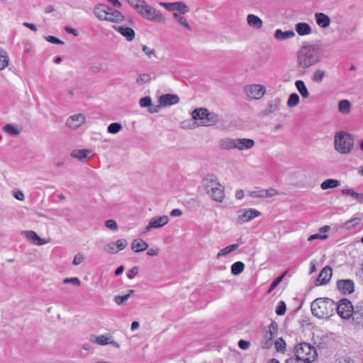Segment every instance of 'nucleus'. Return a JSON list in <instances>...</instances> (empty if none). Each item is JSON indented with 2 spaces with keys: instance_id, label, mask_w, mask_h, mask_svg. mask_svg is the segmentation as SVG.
Listing matches in <instances>:
<instances>
[{
  "instance_id": "f257e3e1",
  "label": "nucleus",
  "mask_w": 363,
  "mask_h": 363,
  "mask_svg": "<svg viewBox=\"0 0 363 363\" xmlns=\"http://www.w3.org/2000/svg\"><path fill=\"white\" fill-rule=\"evenodd\" d=\"M323 56L322 50L317 45L303 46L298 51L297 62L300 67L307 69L318 63Z\"/></svg>"
},
{
  "instance_id": "f03ea898",
  "label": "nucleus",
  "mask_w": 363,
  "mask_h": 363,
  "mask_svg": "<svg viewBox=\"0 0 363 363\" xmlns=\"http://www.w3.org/2000/svg\"><path fill=\"white\" fill-rule=\"evenodd\" d=\"M200 188L215 201L222 203L225 199V188L213 174H207L203 178Z\"/></svg>"
},
{
  "instance_id": "7ed1b4c3",
  "label": "nucleus",
  "mask_w": 363,
  "mask_h": 363,
  "mask_svg": "<svg viewBox=\"0 0 363 363\" xmlns=\"http://www.w3.org/2000/svg\"><path fill=\"white\" fill-rule=\"evenodd\" d=\"M336 303L328 298H318L311 304V312L318 318H329L334 313Z\"/></svg>"
},
{
  "instance_id": "20e7f679",
  "label": "nucleus",
  "mask_w": 363,
  "mask_h": 363,
  "mask_svg": "<svg viewBox=\"0 0 363 363\" xmlns=\"http://www.w3.org/2000/svg\"><path fill=\"white\" fill-rule=\"evenodd\" d=\"M352 135L345 131H338L334 136V149L342 155L349 154L354 147Z\"/></svg>"
},
{
  "instance_id": "39448f33",
  "label": "nucleus",
  "mask_w": 363,
  "mask_h": 363,
  "mask_svg": "<svg viewBox=\"0 0 363 363\" xmlns=\"http://www.w3.org/2000/svg\"><path fill=\"white\" fill-rule=\"evenodd\" d=\"M294 357L303 362H313L318 357L316 349L309 343L303 342L297 344L294 348Z\"/></svg>"
},
{
  "instance_id": "423d86ee",
  "label": "nucleus",
  "mask_w": 363,
  "mask_h": 363,
  "mask_svg": "<svg viewBox=\"0 0 363 363\" xmlns=\"http://www.w3.org/2000/svg\"><path fill=\"white\" fill-rule=\"evenodd\" d=\"M354 307L352 303L346 299L343 298L340 300L338 304L336 303L335 309L337 314L343 319H348L352 315Z\"/></svg>"
},
{
  "instance_id": "0eeeda50",
  "label": "nucleus",
  "mask_w": 363,
  "mask_h": 363,
  "mask_svg": "<svg viewBox=\"0 0 363 363\" xmlns=\"http://www.w3.org/2000/svg\"><path fill=\"white\" fill-rule=\"evenodd\" d=\"M141 16L145 19L154 22H164L165 21L162 13L149 4H147L144 12L141 13Z\"/></svg>"
},
{
  "instance_id": "6e6552de",
  "label": "nucleus",
  "mask_w": 363,
  "mask_h": 363,
  "mask_svg": "<svg viewBox=\"0 0 363 363\" xmlns=\"http://www.w3.org/2000/svg\"><path fill=\"white\" fill-rule=\"evenodd\" d=\"M266 91L265 87L259 84H252L245 86L246 95L252 99H261Z\"/></svg>"
},
{
  "instance_id": "1a4fd4ad",
  "label": "nucleus",
  "mask_w": 363,
  "mask_h": 363,
  "mask_svg": "<svg viewBox=\"0 0 363 363\" xmlns=\"http://www.w3.org/2000/svg\"><path fill=\"white\" fill-rule=\"evenodd\" d=\"M260 214L259 211L254 208L240 210L238 211V223L242 224L249 222Z\"/></svg>"
},
{
  "instance_id": "9d476101",
  "label": "nucleus",
  "mask_w": 363,
  "mask_h": 363,
  "mask_svg": "<svg viewBox=\"0 0 363 363\" xmlns=\"http://www.w3.org/2000/svg\"><path fill=\"white\" fill-rule=\"evenodd\" d=\"M160 4L167 11H177L181 14H185L189 11V7L182 1H176L173 3L161 2Z\"/></svg>"
},
{
  "instance_id": "9b49d317",
  "label": "nucleus",
  "mask_w": 363,
  "mask_h": 363,
  "mask_svg": "<svg viewBox=\"0 0 363 363\" xmlns=\"http://www.w3.org/2000/svg\"><path fill=\"white\" fill-rule=\"evenodd\" d=\"M337 287L344 295L351 294L354 291V283L352 279H341L337 281Z\"/></svg>"
},
{
  "instance_id": "f8f14e48",
  "label": "nucleus",
  "mask_w": 363,
  "mask_h": 363,
  "mask_svg": "<svg viewBox=\"0 0 363 363\" xmlns=\"http://www.w3.org/2000/svg\"><path fill=\"white\" fill-rule=\"evenodd\" d=\"M333 274L332 268L330 266H325L320 272L315 281V286L327 284L331 279Z\"/></svg>"
},
{
  "instance_id": "ddd939ff",
  "label": "nucleus",
  "mask_w": 363,
  "mask_h": 363,
  "mask_svg": "<svg viewBox=\"0 0 363 363\" xmlns=\"http://www.w3.org/2000/svg\"><path fill=\"white\" fill-rule=\"evenodd\" d=\"M86 117L82 113L74 114L69 116L67 121L66 125L70 128L77 129L85 123Z\"/></svg>"
},
{
  "instance_id": "4468645a",
  "label": "nucleus",
  "mask_w": 363,
  "mask_h": 363,
  "mask_svg": "<svg viewBox=\"0 0 363 363\" xmlns=\"http://www.w3.org/2000/svg\"><path fill=\"white\" fill-rule=\"evenodd\" d=\"M159 101L162 107H166L178 104L179 97L177 94H165L160 96Z\"/></svg>"
},
{
  "instance_id": "2eb2a0df",
  "label": "nucleus",
  "mask_w": 363,
  "mask_h": 363,
  "mask_svg": "<svg viewBox=\"0 0 363 363\" xmlns=\"http://www.w3.org/2000/svg\"><path fill=\"white\" fill-rule=\"evenodd\" d=\"M113 28L122 35L128 41H132L135 36L134 30L124 26H113Z\"/></svg>"
},
{
  "instance_id": "dca6fc26",
  "label": "nucleus",
  "mask_w": 363,
  "mask_h": 363,
  "mask_svg": "<svg viewBox=\"0 0 363 363\" xmlns=\"http://www.w3.org/2000/svg\"><path fill=\"white\" fill-rule=\"evenodd\" d=\"M255 145L252 139L235 138V149L238 150H247L252 149Z\"/></svg>"
},
{
  "instance_id": "f3484780",
  "label": "nucleus",
  "mask_w": 363,
  "mask_h": 363,
  "mask_svg": "<svg viewBox=\"0 0 363 363\" xmlns=\"http://www.w3.org/2000/svg\"><path fill=\"white\" fill-rule=\"evenodd\" d=\"M281 104V99L279 97L271 99L266 108L263 111V115L268 116L279 110Z\"/></svg>"
},
{
  "instance_id": "a211bd4d",
  "label": "nucleus",
  "mask_w": 363,
  "mask_h": 363,
  "mask_svg": "<svg viewBox=\"0 0 363 363\" xmlns=\"http://www.w3.org/2000/svg\"><path fill=\"white\" fill-rule=\"evenodd\" d=\"M26 238L32 243L37 245H43L48 243L49 241L40 238L38 234L33 230H27L23 233Z\"/></svg>"
},
{
  "instance_id": "6ab92c4d",
  "label": "nucleus",
  "mask_w": 363,
  "mask_h": 363,
  "mask_svg": "<svg viewBox=\"0 0 363 363\" xmlns=\"http://www.w3.org/2000/svg\"><path fill=\"white\" fill-rule=\"evenodd\" d=\"M219 147L223 150H232L235 149V138H225L218 142Z\"/></svg>"
},
{
  "instance_id": "aec40b11",
  "label": "nucleus",
  "mask_w": 363,
  "mask_h": 363,
  "mask_svg": "<svg viewBox=\"0 0 363 363\" xmlns=\"http://www.w3.org/2000/svg\"><path fill=\"white\" fill-rule=\"evenodd\" d=\"M247 22L250 27L256 29H259L263 26L262 20L255 14H248L247 16Z\"/></svg>"
},
{
  "instance_id": "412c9836",
  "label": "nucleus",
  "mask_w": 363,
  "mask_h": 363,
  "mask_svg": "<svg viewBox=\"0 0 363 363\" xmlns=\"http://www.w3.org/2000/svg\"><path fill=\"white\" fill-rule=\"evenodd\" d=\"M315 18L317 24L321 28H327L330 26V19L328 16L323 13H316Z\"/></svg>"
},
{
  "instance_id": "4be33fe9",
  "label": "nucleus",
  "mask_w": 363,
  "mask_h": 363,
  "mask_svg": "<svg viewBox=\"0 0 363 363\" xmlns=\"http://www.w3.org/2000/svg\"><path fill=\"white\" fill-rule=\"evenodd\" d=\"M351 317L358 325L363 326V306L354 308Z\"/></svg>"
},
{
  "instance_id": "5701e85b",
  "label": "nucleus",
  "mask_w": 363,
  "mask_h": 363,
  "mask_svg": "<svg viewBox=\"0 0 363 363\" xmlns=\"http://www.w3.org/2000/svg\"><path fill=\"white\" fill-rule=\"evenodd\" d=\"M218 121L219 117L218 114L208 111L207 116L205 118L204 121L201 122V125L203 126H212L216 124Z\"/></svg>"
},
{
  "instance_id": "b1692460",
  "label": "nucleus",
  "mask_w": 363,
  "mask_h": 363,
  "mask_svg": "<svg viewBox=\"0 0 363 363\" xmlns=\"http://www.w3.org/2000/svg\"><path fill=\"white\" fill-rule=\"evenodd\" d=\"M150 222L154 228H161L164 226L169 222V217L167 216H155Z\"/></svg>"
},
{
  "instance_id": "393cba45",
  "label": "nucleus",
  "mask_w": 363,
  "mask_h": 363,
  "mask_svg": "<svg viewBox=\"0 0 363 363\" xmlns=\"http://www.w3.org/2000/svg\"><path fill=\"white\" fill-rule=\"evenodd\" d=\"M132 250L135 252L145 251L148 248V244L141 239H135L131 245Z\"/></svg>"
},
{
  "instance_id": "a878e982",
  "label": "nucleus",
  "mask_w": 363,
  "mask_h": 363,
  "mask_svg": "<svg viewBox=\"0 0 363 363\" xmlns=\"http://www.w3.org/2000/svg\"><path fill=\"white\" fill-rule=\"evenodd\" d=\"M208 111H209L206 108H196L191 113L192 118L195 121L201 120L202 122L207 116Z\"/></svg>"
},
{
  "instance_id": "bb28decb",
  "label": "nucleus",
  "mask_w": 363,
  "mask_h": 363,
  "mask_svg": "<svg viewBox=\"0 0 363 363\" xmlns=\"http://www.w3.org/2000/svg\"><path fill=\"white\" fill-rule=\"evenodd\" d=\"M294 36L295 33L293 30L282 31L281 29H277L274 33V37L278 40H284Z\"/></svg>"
},
{
  "instance_id": "cd10ccee",
  "label": "nucleus",
  "mask_w": 363,
  "mask_h": 363,
  "mask_svg": "<svg viewBox=\"0 0 363 363\" xmlns=\"http://www.w3.org/2000/svg\"><path fill=\"white\" fill-rule=\"evenodd\" d=\"M273 328L274 329V323H272L269 327V330L267 331L264 340L262 341V347L263 348H269L272 345V340L274 337V333L272 331L271 328Z\"/></svg>"
},
{
  "instance_id": "c85d7f7f",
  "label": "nucleus",
  "mask_w": 363,
  "mask_h": 363,
  "mask_svg": "<svg viewBox=\"0 0 363 363\" xmlns=\"http://www.w3.org/2000/svg\"><path fill=\"white\" fill-rule=\"evenodd\" d=\"M296 31L299 35H306L311 33V26L306 23H298L296 24Z\"/></svg>"
},
{
  "instance_id": "c756f323",
  "label": "nucleus",
  "mask_w": 363,
  "mask_h": 363,
  "mask_svg": "<svg viewBox=\"0 0 363 363\" xmlns=\"http://www.w3.org/2000/svg\"><path fill=\"white\" fill-rule=\"evenodd\" d=\"M104 8H106L105 4H98L94 8V13L101 21H106L107 16H106V10Z\"/></svg>"
},
{
  "instance_id": "7c9ffc66",
  "label": "nucleus",
  "mask_w": 363,
  "mask_h": 363,
  "mask_svg": "<svg viewBox=\"0 0 363 363\" xmlns=\"http://www.w3.org/2000/svg\"><path fill=\"white\" fill-rule=\"evenodd\" d=\"M340 181L335 179H328L323 182L320 184V188L323 190L329 189H334L340 186Z\"/></svg>"
},
{
  "instance_id": "2f4dec72",
  "label": "nucleus",
  "mask_w": 363,
  "mask_h": 363,
  "mask_svg": "<svg viewBox=\"0 0 363 363\" xmlns=\"http://www.w3.org/2000/svg\"><path fill=\"white\" fill-rule=\"evenodd\" d=\"M123 15L117 10H113L107 16V21L118 23L123 20Z\"/></svg>"
},
{
  "instance_id": "473e14b6",
  "label": "nucleus",
  "mask_w": 363,
  "mask_h": 363,
  "mask_svg": "<svg viewBox=\"0 0 363 363\" xmlns=\"http://www.w3.org/2000/svg\"><path fill=\"white\" fill-rule=\"evenodd\" d=\"M239 247V245L235 243L233 245H228L227 247L221 249L216 255L217 259H220V257L225 256L230 252L236 250Z\"/></svg>"
},
{
  "instance_id": "72a5a7b5",
  "label": "nucleus",
  "mask_w": 363,
  "mask_h": 363,
  "mask_svg": "<svg viewBox=\"0 0 363 363\" xmlns=\"http://www.w3.org/2000/svg\"><path fill=\"white\" fill-rule=\"evenodd\" d=\"M295 86L303 98L306 99L309 96V92L303 81L297 80L295 82Z\"/></svg>"
},
{
  "instance_id": "f704fd0d",
  "label": "nucleus",
  "mask_w": 363,
  "mask_h": 363,
  "mask_svg": "<svg viewBox=\"0 0 363 363\" xmlns=\"http://www.w3.org/2000/svg\"><path fill=\"white\" fill-rule=\"evenodd\" d=\"M3 130L11 135H18L21 133V130L18 128L16 125L8 123L3 127Z\"/></svg>"
},
{
  "instance_id": "c9c22d12",
  "label": "nucleus",
  "mask_w": 363,
  "mask_h": 363,
  "mask_svg": "<svg viewBox=\"0 0 363 363\" xmlns=\"http://www.w3.org/2000/svg\"><path fill=\"white\" fill-rule=\"evenodd\" d=\"M90 152L91 151L88 150H74L72 152L71 156L80 161H84Z\"/></svg>"
},
{
  "instance_id": "e433bc0d",
  "label": "nucleus",
  "mask_w": 363,
  "mask_h": 363,
  "mask_svg": "<svg viewBox=\"0 0 363 363\" xmlns=\"http://www.w3.org/2000/svg\"><path fill=\"white\" fill-rule=\"evenodd\" d=\"M341 192L343 195H350L355 199L358 202L363 203V193H357L352 189H344Z\"/></svg>"
},
{
  "instance_id": "4c0bfd02",
  "label": "nucleus",
  "mask_w": 363,
  "mask_h": 363,
  "mask_svg": "<svg viewBox=\"0 0 363 363\" xmlns=\"http://www.w3.org/2000/svg\"><path fill=\"white\" fill-rule=\"evenodd\" d=\"M135 294V291L131 289L128 291V294L123 296H116L114 297V301L116 303L118 306L123 305L125 303L126 301L128 300L133 294Z\"/></svg>"
},
{
  "instance_id": "58836bf2",
  "label": "nucleus",
  "mask_w": 363,
  "mask_h": 363,
  "mask_svg": "<svg viewBox=\"0 0 363 363\" xmlns=\"http://www.w3.org/2000/svg\"><path fill=\"white\" fill-rule=\"evenodd\" d=\"M351 104L348 100L343 99L340 101L338 104V111L344 114H347L350 112Z\"/></svg>"
},
{
  "instance_id": "ea45409f",
  "label": "nucleus",
  "mask_w": 363,
  "mask_h": 363,
  "mask_svg": "<svg viewBox=\"0 0 363 363\" xmlns=\"http://www.w3.org/2000/svg\"><path fill=\"white\" fill-rule=\"evenodd\" d=\"M9 64V57L8 54L5 51L0 50V71L7 67Z\"/></svg>"
},
{
  "instance_id": "a19ab883",
  "label": "nucleus",
  "mask_w": 363,
  "mask_h": 363,
  "mask_svg": "<svg viewBox=\"0 0 363 363\" xmlns=\"http://www.w3.org/2000/svg\"><path fill=\"white\" fill-rule=\"evenodd\" d=\"M244 269L245 264L242 262L238 261L232 264L231 273L233 275H238L244 271Z\"/></svg>"
},
{
  "instance_id": "79ce46f5",
  "label": "nucleus",
  "mask_w": 363,
  "mask_h": 363,
  "mask_svg": "<svg viewBox=\"0 0 363 363\" xmlns=\"http://www.w3.org/2000/svg\"><path fill=\"white\" fill-rule=\"evenodd\" d=\"M173 17L179 23L183 26L184 28H186L189 30H191V28L189 23L187 22L186 19L184 16H182L180 13H178L174 12L173 13Z\"/></svg>"
},
{
  "instance_id": "37998d69",
  "label": "nucleus",
  "mask_w": 363,
  "mask_h": 363,
  "mask_svg": "<svg viewBox=\"0 0 363 363\" xmlns=\"http://www.w3.org/2000/svg\"><path fill=\"white\" fill-rule=\"evenodd\" d=\"M112 336L111 335H102L96 337L95 342L99 345H109Z\"/></svg>"
},
{
  "instance_id": "c03bdc74",
  "label": "nucleus",
  "mask_w": 363,
  "mask_h": 363,
  "mask_svg": "<svg viewBox=\"0 0 363 363\" xmlns=\"http://www.w3.org/2000/svg\"><path fill=\"white\" fill-rule=\"evenodd\" d=\"M300 98L299 96L296 93H292L289 95L287 105L289 107H294L299 104Z\"/></svg>"
},
{
  "instance_id": "a18cd8bd",
  "label": "nucleus",
  "mask_w": 363,
  "mask_h": 363,
  "mask_svg": "<svg viewBox=\"0 0 363 363\" xmlns=\"http://www.w3.org/2000/svg\"><path fill=\"white\" fill-rule=\"evenodd\" d=\"M142 50L149 60H152L154 57H157L156 51L154 48H151L146 45H143Z\"/></svg>"
},
{
  "instance_id": "49530a36",
  "label": "nucleus",
  "mask_w": 363,
  "mask_h": 363,
  "mask_svg": "<svg viewBox=\"0 0 363 363\" xmlns=\"http://www.w3.org/2000/svg\"><path fill=\"white\" fill-rule=\"evenodd\" d=\"M325 76V72L322 69H317L312 76V81L314 82L320 83L323 81Z\"/></svg>"
},
{
  "instance_id": "de8ad7c7",
  "label": "nucleus",
  "mask_w": 363,
  "mask_h": 363,
  "mask_svg": "<svg viewBox=\"0 0 363 363\" xmlns=\"http://www.w3.org/2000/svg\"><path fill=\"white\" fill-rule=\"evenodd\" d=\"M122 129V125L119 123H112L107 128L109 133L116 134L118 133Z\"/></svg>"
},
{
  "instance_id": "09e8293b",
  "label": "nucleus",
  "mask_w": 363,
  "mask_h": 363,
  "mask_svg": "<svg viewBox=\"0 0 363 363\" xmlns=\"http://www.w3.org/2000/svg\"><path fill=\"white\" fill-rule=\"evenodd\" d=\"M151 80V76L150 74L147 73H143L138 75L136 83L138 84H142L144 83H147Z\"/></svg>"
},
{
  "instance_id": "8fccbe9b",
  "label": "nucleus",
  "mask_w": 363,
  "mask_h": 363,
  "mask_svg": "<svg viewBox=\"0 0 363 363\" xmlns=\"http://www.w3.org/2000/svg\"><path fill=\"white\" fill-rule=\"evenodd\" d=\"M286 311V306L284 301H281L278 303V305L276 308V313L278 315H283L285 314Z\"/></svg>"
},
{
  "instance_id": "3c124183",
  "label": "nucleus",
  "mask_w": 363,
  "mask_h": 363,
  "mask_svg": "<svg viewBox=\"0 0 363 363\" xmlns=\"http://www.w3.org/2000/svg\"><path fill=\"white\" fill-rule=\"evenodd\" d=\"M286 274V272H284L282 275L276 278L272 283L271 284V286L268 290V293H271L273 290L275 289V288L279 284V283L282 281L283 278L284 277Z\"/></svg>"
},
{
  "instance_id": "603ef678",
  "label": "nucleus",
  "mask_w": 363,
  "mask_h": 363,
  "mask_svg": "<svg viewBox=\"0 0 363 363\" xmlns=\"http://www.w3.org/2000/svg\"><path fill=\"white\" fill-rule=\"evenodd\" d=\"M152 104L150 96H145L140 99L139 104L143 108H149Z\"/></svg>"
},
{
  "instance_id": "864d4df0",
  "label": "nucleus",
  "mask_w": 363,
  "mask_h": 363,
  "mask_svg": "<svg viewBox=\"0 0 363 363\" xmlns=\"http://www.w3.org/2000/svg\"><path fill=\"white\" fill-rule=\"evenodd\" d=\"M249 196L252 198H265L264 189L252 191L249 193Z\"/></svg>"
},
{
  "instance_id": "5fc2aeb1",
  "label": "nucleus",
  "mask_w": 363,
  "mask_h": 363,
  "mask_svg": "<svg viewBox=\"0 0 363 363\" xmlns=\"http://www.w3.org/2000/svg\"><path fill=\"white\" fill-rule=\"evenodd\" d=\"M64 284H72L79 286L81 284L80 280L77 277L65 278L63 279Z\"/></svg>"
},
{
  "instance_id": "6e6d98bb",
  "label": "nucleus",
  "mask_w": 363,
  "mask_h": 363,
  "mask_svg": "<svg viewBox=\"0 0 363 363\" xmlns=\"http://www.w3.org/2000/svg\"><path fill=\"white\" fill-rule=\"evenodd\" d=\"M147 3L143 0L140 4H138V6H137L135 8H134L133 9L139 14L141 16V13H143L144 12V10L146 9L147 6Z\"/></svg>"
},
{
  "instance_id": "4d7b16f0",
  "label": "nucleus",
  "mask_w": 363,
  "mask_h": 363,
  "mask_svg": "<svg viewBox=\"0 0 363 363\" xmlns=\"http://www.w3.org/2000/svg\"><path fill=\"white\" fill-rule=\"evenodd\" d=\"M115 244L116 245L118 251L123 250L128 245V242L125 239H119L115 242Z\"/></svg>"
},
{
  "instance_id": "13d9d810",
  "label": "nucleus",
  "mask_w": 363,
  "mask_h": 363,
  "mask_svg": "<svg viewBox=\"0 0 363 363\" xmlns=\"http://www.w3.org/2000/svg\"><path fill=\"white\" fill-rule=\"evenodd\" d=\"M45 39L48 42L52 43V44L63 45L65 43L60 39L57 38V37L52 36V35H48V36L45 37Z\"/></svg>"
},
{
  "instance_id": "bf43d9fd",
  "label": "nucleus",
  "mask_w": 363,
  "mask_h": 363,
  "mask_svg": "<svg viewBox=\"0 0 363 363\" xmlns=\"http://www.w3.org/2000/svg\"><path fill=\"white\" fill-rule=\"evenodd\" d=\"M105 250L107 251L108 253H111V254H115V253H117L118 252V249L116 247V245L115 244V242H112L108 244L106 246Z\"/></svg>"
},
{
  "instance_id": "052dcab7",
  "label": "nucleus",
  "mask_w": 363,
  "mask_h": 363,
  "mask_svg": "<svg viewBox=\"0 0 363 363\" xmlns=\"http://www.w3.org/2000/svg\"><path fill=\"white\" fill-rule=\"evenodd\" d=\"M84 260V256L82 253L77 254L73 259L72 264L74 265H78L83 262Z\"/></svg>"
},
{
  "instance_id": "680f3d73",
  "label": "nucleus",
  "mask_w": 363,
  "mask_h": 363,
  "mask_svg": "<svg viewBox=\"0 0 363 363\" xmlns=\"http://www.w3.org/2000/svg\"><path fill=\"white\" fill-rule=\"evenodd\" d=\"M105 224L108 228H109L112 230L116 231L118 230V225H117L116 220H112V219L108 220L106 221Z\"/></svg>"
},
{
  "instance_id": "e2e57ef3",
  "label": "nucleus",
  "mask_w": 363,
  "mask_h": 363,
  "mask_svg": "<svg viewBox=\"0 0 363 363\" xmlns=\"http://www.w3.org/2000/svg\"><path fill=\"white\" fill-rule=\"evenodd\" d=\"M328 238V235H326V234L321 235V234H319V233H316V234H314V235H312L309 236L308 238V241H313V240H318V239L325 240Z\"/></svg>"
},
{
  "instance_id": "0e129e2a",
  "label": "nucleus",
  "mask_w": 363,
  "mask_h": 363,
  "mask_svg": "<svg viewBox=\"0 0 363 363\" xmlns=\"http://www.w3.org/2000/svg\"><path fill=\"white\" fill-rule=\"evenodd\" d=\"M275 347L278 351H283L286 347V342L282 338H279L275 342Z\"/></svg>"
},
{
  "instance_id": "69168bd1",
  "label": "nucleus",
  "mask_w": 363,
  "mask_h": 363,
  "mask_svg": "<svg viewBox=\"0 0 363 363\" xmlns=\"http://www.w3.org/2000/svg\"><path fill=\"white\" fill-rule=\"evenodd\" d=\"M279 194V191L274 189L270 188L269 189H264V197H272Z\"/></svg>"
},
{
  "instance_id": "338daca9",
  "label": "nucleus",
  "mask_w": 363,
  "mask_h": 363,
  "mask_svg": "<svg viewBox=\"0 0 363 363\" xmlns=\"http://www.w3.org/2000/svg\"><path fill=\"white\" fill-rule=\"evenodd\" d=\"M250 342L249 341L240 340L238 342V347L241 350H248L250 348Z\"/></svg>"
},
{
  "instance_id": "774afa93",
  "label": "nucleus",
  "mask_w": 363,
  "mask_h": 363,
  "mask_svg": "<svg viewBox=\"0 0 363 363\" xmlns=\"http://www.w3.org/2000/svg\"><path fill=\"white\" fill-rule=\"evenodd\" d=\"M336 363H355L353 359L350 357H340L336 360Z\"/></svg>"
}]
</instances>
